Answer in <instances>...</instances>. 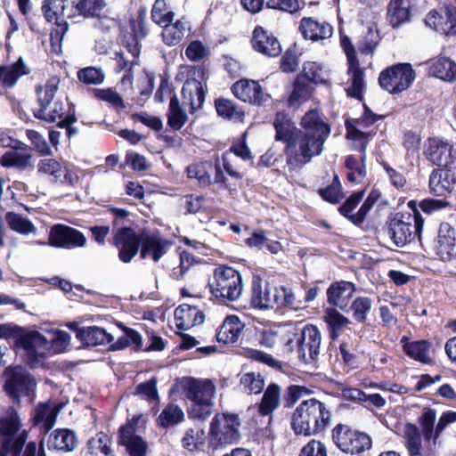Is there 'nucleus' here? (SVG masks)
<instances>
[{
    "label": "nucleus",
    "mask_w": 456,
    "mask_h": 456,
    "mask_svg": "<svg viewBox=\"0 0 456 456\" xmlns=\"http://www.w3.org/2000/svg\"><path fill=\"white\" fill-rule=\"evenodd\" d=\"M175 18V13L171 11L165 0H156L151 9V20L159 26L171 23Z\"/></svg>",
    "instance_id": "nucleus-56"
},
{
    "label": "nucleus",
    "mask_w": 456,
    "mask_h": 456,
    "mask_svg": "<svg viewBox=\"0 0 456 456\" xmlns=\"http://www.w3.org/2000/svg\"><path fill=\"white\" fill-rule=\"evenodd\" d=\"M404 352L411 358H413L423 363H429L430 357V345L426 340H418L406 343L403 346Z\"/></svg>",
    "instance_id": "nucleus-49"
},
{
    "label": "nucleus",
    "mask_w": 456,
    "mask_h": 456,
    "mask_svg": "<svg viewBox=\"0 0 456 456\" xmlns=\"http://www.w3.org/2000/svg\"><path fill=\"white\" fill-rule=\"evenodd\" d=\"M141 416H134L119 429V444L126 447L131 456H144L147 449V444L137 428Z\"/></svg>",
    "instance_id": "nucleus-17"
},
{
    "label": "nucleus",
    "mask_w": 456,
    "mask_h": 456,
    "mask_svg": "<svg viewBox=\"0 0 456 456\" xmlns=\"http://www.w3.org/2000/svg\"><path fill=\"white\" fill-rule=\"evenodd\" d=\"M323 320L328 325L330 337L332 340H336L342 329L351 323L347 317L335 308H327L324 312Z\"/></svg>",
    "instance_id": "nucleus-43"
},
{
    "label": "nucleus",
    "mask_w": 456,
    "mask_h": 456,
    "mask_svg": "<svg viewBox=\"0 0 456 456\" xmlns=\"http://www.w3.org/2000/svg\"><path fill=\"white\" fill-rule=\"evenodd\" d=\"M188 117L180 106L176 95L170 99L167 111V125L174 130H180L187 122Z\"/></svg>",
    "instance_id": "nucleus-48"
},
{
    "label": "nucleus",
    "mask_w": 456,
    "mask_h": 456,
    "mask_svg": "<svg viewBox=\"0 0 456 456\" xmlns=\"http://www.w3.org/2000/svg\"><path fill=\"white\" fill-rule=\"evenodd\" d=\"M335 444L344 452L360 454L370 450L371 438L363 432L352 430L348 426L338 424L332 430Z\"/></svg>",
    "instance_id": "nucleus-10"
},
{
    "label": "nucleus",
    "mask_w": 456,
    "mask_h": 456,
    "mask_svg": "<svg viewBox=\"0 0 456 456\" xmlns=\"http://www.w3.org/2000/svg\"><path fill=\"white\" fill-rule=\"evenodd\" d=\"M110 444V436L100 432L88 440L83 451L84 456H110L112 452Z\"/></svg>",
    "instance_id": "nucleus-40"
},
{
    "label": "nucleus",
    "mask_w": 456,
    "mask_h": 456,
    "mask_svg": "<svg viewBox=\"0 0 456 456\" xmlns=\"http://www.w3.org/2000/svg\"><path fill=\"white\" fill-rule=\"evenodd\" d=\"M415 76V70L410 63H397L381 71L379 83L390 94H398L411 86Z\"/></svg>",
    "instance_id": "nucleus-11"
},
{
    "label": "nucleus",
    "mask_w": 456,
    "mask_h": 456,
    "mask_svg": "<svg viewBox=\"0 0 456 456\" xmlns=\"http://www.w3.org/2000/svg\"><path fill=\"white\" fill-rule=\"evenodd\" d=\"M379 198V193L377 191H371L360 209L356 214H354V216H351V222L356 225H360L363 223L366 218L367 214L373 208L374 204Z\"/></svg>",
    "instance_id": "nucleus-62"
},
{
    "label": "nucleus",
    "mask_w": 456,
    "mask_h": 456,
    "mask_svg": "<svg viewBox=\"0 0 456 456\" xmlns=\"http://www.w3.org/2000/svg\"><path fill=\"white\" fill-rule=\"evenodd\" d=\"M0 338L12 339L14 349L24 350L28 355V329L20 327L13 322L0 324Z\"/></svg>",
    "instance_id": "nucleus-26"
},
{
    "label": "nucleus",
    "mask_w": 456,
    "mask_h": 456,
    "mask_svg": "<svg viewBox=\"0 0 456 456\" xmlns=\"http://www.w3.org/2000/svg\"><path fill=\"white\" fill-rule=\"evenodd\" d=\"M211 295L222 303L237 300L242 292L240 273L232 267L221 265L215 269L208 281Z\"/></svg>",
    "instance_id": "nucleus-7"
},
{
    "label": "nucleus",
    "mask_w": 456,
    "mask_h": 456,
    "mask_svg": "<svg viewBox=\"0 0 456 456\" xmlns=\"http://www.w3.org/2000/svg\"><path fill=\"white\" fill-rule=\"evenodd\" d=\"M105 5V0H79L75 8L80 15L86 18H94L99 17Z\"/></svg>",
    "instance_id": "nucleus-58"
},
{
    "label": "nucleus",
    "mask_w": 456,
    "mask_h": 456,
    "mask_svg": "<svg viewBox=\"0 0 456 456\" xmlns=\"http://www.w3.org/2000/svg\"><path fill=\"white\" fill-rule=\"evenodd\" d=\"M4 220L8 227L18 233L28 234V219L13 211H9L4 216Z\"/></svg>",
    "instance_id": "nucleus-63"
},
{
    "label": "nucleus",
    "mask_w": 456,
    "mask_h": 456,
    "mask_svg": "<svg viewBox=\"0 0 456 456\" xmlns=\"http://www.w3.org/2000/svg\"><path fill=\"white\" fill-rule=\"evenodd\" d=\"M215 106L217 114L224 118L241 120L244 117L242 110L231 100L218 98L215 101Z\"/></svg>",
    "instance_id": "nucleus-53"
},
{
    "label": "nucleus",
    "mask_w": 456,
    "mask_h": 456,
    "mask_svg": "<svg viewBox=\"0 0 456 456\" xmlns=\"http://www.w3.org/2000/svg\"><path fill=\"white\" fill-rule=\"evenodd\" d=\"M453 1L455 4L446 5L441 12L431 10L425 19L426 25L445 35H456V0Z\"/></svg>",
    "instance_id": "nucleus-16"
},
{
    "label": "nucleus",
    "mask_w": 456,
    "mask_h": 456,
    "mask_svg": "<svg viewBox=\"0 0 456 456\" xmlns=\"http://www.w3.org/2000/svg\"><path fill=\"white\" fill-rule=\"evenodd\" d=\"M59 84L60 78L58 77H52L44 86H39L36 89L37 102L40 106L37 110L34 111V116L37 118L53 123L58 118H61L65 113H68V110H65L61 99L57 98L53 101L59 88Z\"/></svg>",
    "instance_id": "nucleus-8"
},
{
    "label": "nucleus",
    "mask_w": 456,
    "mask_h": 456,
    "mask_svg": "<svg viewBox=\"0 0 456 456\" xmlns=\"http://www.w3.org/2000/svg\"><path fill=\"white\" fill-rule=\"evenodd\" d=\"M240 427L241 419L238 414H216L209 426V446L213 450H218L239 443L241 438Z\"/></svg>",
    "instance_id": "nucleus-6"
},
{
    "label": "nucleus",
    "mask_w": 456,
    "mask_h": 456,
    "mask_svg": "<svg viewBox=\"0 0 456 456\" xmlns=\"http://www.w3.org/2000/svg\"><path fill=\"white\" fill-rule=\"evenodd\" d=\"M25 74H27L26 66L21 58L12 65H0V85L4 88H11ZM0 94H2L1 91Z\"/></svg>",
    "instance_id": "nucleus-37"
},
{
    "label": "nucleus",
    "mask_w": 456,
    "mask_h": 456,
    "mask_svg": "<svg viewBox=\"0 0 456 456\" xmlns=\"http://www.w3.org/2000/svg\"><path fill=\"white\" fill-rule=\"evenodd\" d=\"M331 419L330 407L315 398L302 401L291 418L292 429L297 435L311 436L322 432Z\"/></svg>",
    "instance_id": "nucleus-2"
},
{
    "label": "nucleus",
    "mask_w": 456,
    "mask_h": 456,
    "mask_svg": "<svg viewBox=\"0 0 456 456\" xmlns=\"http://www.w3.org/2000/svg\"><path fill=\"white\" fill-rule=\"evenodd\" d=\"M237 158H240L242 160H250L252 159V153L245 140L233 142L230 150L222 155L223 167L225 172L231 177L240 180L243 178L244 174L240 171V166Z\"/></svg>",
    "instance_id": "nucleus-20"
},
{
    "label": "nucleus",
    "mask_w": 456,
    "mask_h": 456,
    "mask_svg": "<svg viewBox=\"0 0 456 456\" xmlns=\"http://www.w3.org/2000/svg\"><path fill=\"white\" fill-rule=\"evenodd\" d=\"M314 88L310 83L304 80L303 77H297L293 90L289 97V104L294 106L307 101Z\"/></svg>",
    "instance_id": "nucleus-52"
},
{
    "label": "nucleus",
    "mask_w": 456,
    "mask_h": 456,
    "mask_svg": "<svg viewBox=\"0 0 456 456\" xmlns=\"http://www.w3.org/2000/svg\"><path fill=\"white\" fill-rule=\"evenodd\" d=\"M134 395L142 400H146L150 403L159 401V394L157 390V379L151 378V379L140 383L136 386Z\"/></svg>",
    "instance_id": "nucleus-60"
},
{
    "label": "nucleus",
    "mask_w": 456,
    "mask_h": 456,
    "mask_svg": "<svg viewBox=\"0 0 456 456\" xmlns=\"http://www.w3.org/2000/svg\"><path fill=\"white\" fill-rule=\"evenodd\" d=\"M70 335L60 330H47L46 335L30 330V369L44 368L50 355L65 352L70 345Z\"/></svg>",
    "instance_id": "nucleus-3"
},
{
    "label": "nucleus",
    "mask_w": 456,
    "mask_h": 456,
    "mask_svg": "<svg viewBox=\"0 0 456 456\" xmlns=\"http://www.w3.org/2000/svg\"><path fill=\"white\" fill-rule=\"evenodd\" d=\"M49 241L55 247L73 248L84 247L86 239L81 232L72 227L57 224L51 229Z\"/></svg>",
    "instance_id": "nucleus-22"
},
{
    "label": "nucleus",
    "mask_w": 456,
    "mask_h": 456,
    "mask_svg": "<svg viewBox=\"0 0 456 456\" xmlns=\"http://www.w3.org/2000/svg\"><path fill=\"white\" fill-rule=\"evenodd\" d=\"M377 120V117L374 114L370 113L369 110H365V118L362 119H359L356 122V126L352 129L348 134L350 137L354 140H357L361 142L360 151H361V164H359L357 159L354 156H348L346 159V167L350 170V172H355L359 175L360 177H365L366 175V167H365V160L366 154L365 150L368 142V136L370 133H365L360 130V127H363L368 125V123H374Z\"/></svg>",
    "instance_id": "nucleus-13"
},
{
    "label": "nucleus",
    "mask_w": 456,
    "mask_h": 456,
    "mask_svg": "<svg viewBox=\"0 0 456 456\" xmlns=\"http://www.w3.org/2000/svg\"><path fill=\"white\" fill-rule=\"evenodd\" d=\"M3 391L14 403L20 404L21 398L28 395V370L22 365H9L2 374Z\"/></svg>",
    "instance_id": "nucleus-9"
},
{
    "label": "nucleus",
    "mask_w": 456,
    "mask_h": 456,
    "mask_svg": "<svg viewBox=\"0 0 456 456\" xmlns=\"http://www.w3.org/2000/svg\"><path fill=\"white\" fill-rule=\"evenodd\" d=\"M184 419L183 410L176 404H167L159 414L157 422L161 428H169L181 423Z\"/></svg>",
    "instance_id": "nucleus-50"
},
{
    "label": "nucleus",
    "mask_w": 456,
    "mask_h": 456,
    "mask_svg": "<svg viewBox=\"0 0 456 456\" xmlns=\"http://www.w3.org/2000/svg\"><path fill=\"white\" fill-rule=\"evenodd\" d=\"M354 291L355 286L350 281L333 282L327 289V301L341 310H346Z\"/></svg>",
    "instance_id": "nucleus-24"
},
{
    "label": "nucleus",
    "mask_w": 456,
    "mask_h": 456,
    "mask_svg": "<svg viewBox=\"0 0 456 456\" xmlns=\"http://www.w3.org/2000/svg\"><path fill=\"white\" fill-rule=\"evenodd\" d=\"M455 230L449 223L440 224L437 235V251L441 256L450 255L455 248Z\"/></svg>",
    "instance_id": "nucleus-42"
},
{
    "label": "nucleus",
    "mask_w": 456,
    "mask_h": 456,
    "mask_svg": "<svg viewBox=\"0 0 456 456\" xmlns=\"http://www.w3.org/2000/svg\"><path fill=\"white\" fill-rule=\"evenodd\" d=\"M180 385L185 398L191 402L189 416L198 419L209 417L214 406L215 385L209 379L191 377L183 378Z\"/></svg>",
    "instance_id": "nucleus-4"
},
{
    "label": "nucleus",
    "mask_w": 456,
    "mask_h": 456,
    "mask_svg": "<svg viewBox=\"0 0 456 456\" xmlns=\"http://www.w3.org/2000/svg\"><path fill=\"white\" fill-rule=\"evenodd\" d=\"M299 29L305 39L312 41L330 38L333 33V28L330 23L319 22L312 18H303Z\"/></svg>",
    "instance_id": "nucleus-28"
},
{
    "label": "nucleus",
    "mask_w": 456,
    "mask_h": 456,
    "mask_svg": "<svg viewBox=\"0 0 456 456\" xmlns=\"http://www.w3.org/2000/svg\"><path fill=\"white\" fill-rule=\"evenodd\" d=\"M456 184V175L451 167L433 170L429 175L430 191L436 196L451 192Z\"/></svg>",
    "instance_id": "nucleus-25"
},
{
    "label": "nucleus",
    "mask_w": 456,
    "mask_h": 456,
    "mask_svg": "<svg viewBox=\"0 0 456 456\" xmlns=\"http://www.w3.org/2000/svg\"><path fill=\"white\" fill-rule=\"evenodd\" d=\"M162 27V40L168 46L178 45L189 30L187 22L183 20H178L173 24H164Z\"/></svg>",
    "instance_id": "nucleus-41"
},
{
    "label": "nucleus",
    "mask_w": 456,
    "mask_h": 456,
    "mask_svg": "<svg viewBox=\"0 0 456 456\" xmlns=\"http://www.w3.org/2000/svg\"><path fill=\"white\" fill-rule=\"evenodd\" d=\"M427 154L435 165L452 167L456 163V144L437 138L430 139Z\"/></svg>",
    "instance_id": "nucleus-21"
},
{
    "label": "nucleus",
    "mask_w": 456,
    "mask_h": 456,
    "mask_svg": "<svg viewBox=\"0 0 456 456\" xmlns=\"http://www.w3.org/2000/svg\"><path fill=\"white\" fill-rule=\"evenodd\" d=\"M436 419V412L433 409H425L419 418V423L425 440L432 441L433 444H436L437 439L447 426L456 422V411H448L443 412L435 427Z\"/></svg>",
    "instance_id": "nucleus-14"
},
{
    "label": "nucleus",
    "mask_w": 456,
    "mask_h": 456,
    "mask_svg": "<svg viewBox=\"0 0 456 456\" xmlns=\"http://www.w3.org/2000/svg\"><path fill=\"white\" fill-rule=\"evenodd\" d=\"M58 413L59 408L54 403H42L36 409L33 425L46 433L53 427Z\"/></svg>",
    "instance_id": "nucleus-32"
},
{
    "label": "nucleus",
    "mask_w": 456,
    "mask_h": 456,
    "mask_svg": "<svg viewBox=\"0 0 456 456\" xmlns=\"http://www.w3.org/2000/svg\"><path fill=\"white\" fill-rule=\"evenodd\" d=\"M273 127L275 129V140L286 142L289 145L296 134L298 132L289 114L285 112H277L273 119Z\"/></svg>",
    "instance_id": "nucleus-34"
},
{
    "label": "nucleus",
    "mask_w": 456,
    "mask_h": 456,
    "mask_svg": "<svg viewBox=\"0 0 456 456\" xmlns=\"http://www.w3.org/2000/svg\"><path fill=\"white\" fill-rule=\"evenodd\" d=\"M281 387L276 383H270L257 404L258 413L262 416H271L281 406Z\"/></svg>",
    "instance_id": "nucleus-33"
},
{
    "label": "nucleus",
    "mask_w": 456,
    "mask_h": 456,
    "mask_svg": "<svg viewBox=\"0 0 456 456\" xmlns=\"http://www.w3.org/2000/svg\"><path fill=\"white\" fill-rule=\"evenodd\" d=\"M411 0H391L387 5V19L393 28L409 22L411 20Z\"/></svg>",
    "instance_id": "nucleus-31"
},
{
    "label": "nucleus",
    "mask_w": 456,
    "mask_h": 456,
    "mask_svg": "<svg viewBox=\"0 0 456 456\" xmlns=\"http://www.w3.org/2000/svg\"><path fill=\"white\" fill-rule=\"evenodd\" d=\"M251 44L254 50L268 57H276L281 53L279 40L260 26L255 28Z\"/></svg>",
    "instance_id": "nucleus-23"
},
{
    "label": "nucleus",
    "mask_w": 456,
    "mask_h": 456,
    "mask_svg": "<svg viewBox=\"0 0 456 456\" xmlns=\"http://www.w3.org/2000/svg\"><path fill=\"white\" fill-rule=\"evenodd\" d=\"M77 445V436L74 431L69 429H57L48 440V446L56 450L71 452Z\"/></svg>",
    "instance_id": "nucleus-39"
},
{
    "label": "nucleus",
    "mask_w": 456,
    "mask_h": 456,
    "mask_svg": "<svg viewBox=\"0 0 456 456\" xmlns=\"http://www.w3.org/2000/svg\"><path fill=\"white\" fill-rule=\"evenodd\" d=\"M27 436L28 431L24 429L19 436H14L13 438L8 440V444H5L4 441H3L0 444V447L2 448L3 452H4L5 456H7L8 453H11L12 456H20L24 447Z\"/></svg>",
    "instance_id": "nucleus-64"
},
{
    "label": "nucleus",
    "mask_w": 456,
    "mask_h": 456,
    "mask_svg": "<svg viewBox=\"0 0 456 456\" xmlns=\"http://www.w3.org/2000/svg\"><path fill=\"white\" fill-rule=\"evenodd\" d=\"M322 334L318 328L312 324L305 325L297 340V357L305 364L315 362L320 354Z\"/></svg>",
    "instance_id": "nucleus-12"
},
{
    "label": "nucleus",
    "mask_w": 456,
    "mask_h": 456,
    "mask_svg": "<svg viewBox=\"0 0 456 456\" xmlns=\"http://www.w3.org/2000/svg\"><path fill=\"white\" fill-rule=\"evenodd\" d=\"M243 329V324L235 315L225 318L216 332V339L223 344H232L238 340Z\"/></svg>",
    "instance_id": "nucleus-36"
},
{
    "label": "nucleus",
    "mask_w": 456,
    "mask_h": 456,
    "mask_svg": "<svg viewBox=\"0 0 456 456\" xmlns=\"http://www.w3.org/2000/svg\"><path fill=\"white\" fill-rule=\"evenodd\" d=\"M300 331L301 330L295 324H287L280 327L279 341L282 344L285 352L290 353L297 349V340L300 336Z\"/></svg>",
    "instance_id": "nucleus-55"
},
{
    "label": "nucleus",
    "mask_w": 456,
    "mask_h": 456,
    "mask_svg": "<svg viewBox=\"0 0 456 456\" xmlns=\"http://www.w3.org/2000/svg\"><path fill=\"white\" fill-rule=\"evenodd\" d=\"M78 79L86 85H100L104 81V72L95 67H86L77 71Z\"/></svg>",
    "instance_id": "nucleus-61"
},
{
    "label": "nucleus",
    "mask_w": 456,
    "mask_h": 456,
    "mask_svg": "<svg viewBox=\"0 0 456 456\" xmlns=\"http://www.w3.org/2000/svg\"><path fill=\"white\" fill-rule=\"evenodd\" d=\"M76 337L86 346L108 345L113 342V336L97 326L76 329Z\"/></svg>",
    "instance_id": "nucleus-27"
},
{
    "label": "nucleus",
    "mask_w": 456,
    "mask_h": 456,
    "mask_svg": "<svg viewBox=\"0 0 456 456\" xmlns=\"http://www.w3.org/2000/svg\"><path fill=\"white\" fill-rule=\"evenodd\" d=\"M141 241V232L137 234L128 227L118 228L113 236V245L118 251V259L125 264L130 263L137 255Z\"/></svg>",
    "instance_id": "nucleus-15"
},
{
    "label": "nucleus",
    "mask_w": 456,
    "mask_h": 456,
    "mask_svg": "<svg viewBox=\"0 0 456 456\" xmlns=\"http://www.w3.org/2000/svg\"><path fill=\"white\" fill-rule=\"evenodd\" d=\"M272 289L273 287L267 284L263 287L261 280H254L252 283V296L250 298V304L252 306L259 309H270L271 305H267L265 303L272 299Z\"/></svg>",
    "instance_id": "nucleus-46"
},
{
    "label": "nucleus",
    "mask_w": 456,
    "mask_h": 456,
    "mask_svg": "<svg viewBox=\"0 0 456 456\" xmlns=\"http://www.w3.org/2000/svg\"><path fill=\"white\" fill-rule=\"evenodd\" d=\"M175 319L176 327L186 330L201 324L204 322V314L197 306L183 304L175 310Z\"/></svg>",
    "instance_id": "nucleus-29"
},
{
    "label": "nucleus",
    "mask_w": 456,
    "mask_h": 456,
    "mask_svg": "<svg viewBox=\"0 0 456 456\" xmlns=\"http://www.w3.org/2000/svg\"><path fill=\"white\" fill-rule=\"evenodd\" d=\"M234 96L244 102L255 105H264L270 100V95L265 93L260 84L252 79H240L232 86Z\"/></svg>",
    "instance_id": "nucleus-18"
},
{
    "label": "nucleus",
    "mask_w": 456,
    "mask_h": 456,
    "mask_svg": "<svg viewBox=\"0 0 456 456\" xmlns=\"http://www.w3.org/2000/svg\"><path fill=\"white\" fill-rule=\"evenodd\" d=\"M297 77H303L305 81L314 84L326 82L325 73L321 64L315 61H306L303 65V70Z\"/></svg>",
    "instance_id": "nucleus-57"
},
{
    "label": "nucleus",
    "mask_w": 456,
    "mask_h": 456,
    "mask_svg": "<svg viewBox=\"0 0 456 456\" xmlns=\"http://www.w3.org/2000/svg\"><path fill=\"white\" fill-rule=\"evenodd\" d=\"M348 74L351 77L352 85L346 88L349 96L361 99L364 89V73L363 69L359 67V61L354 65L348 64Z\"/></svg>",
    "instance_id": "nucleus-47"
},
{
    "label": "nucleus",
    "mask_w": 456,
    "mask_h": 456,
    "mask_svg": "<svg viewBox=\"0 0 456 456\" xmlns=\"http://www.w3.org/2000/svg\"><path fill=\"white\" fill-rule=\"evenodd\" d=\"M240 386L247 394H260L265 387V379L259 372H246L240 375Z\"/></svg>",
    "instance_id": "nucleus-51"
},
{
    "label": "nucleus",
    "mask_w": 456,
    "mask_h": 456,
    "mask_svg": "<svg viewBox=\"0 0 456 456\" xmlns=\"http://www.w3.org/2000/svg\"><path fill=\"white\" fill-rule=\"evenodd\" d=\"M141 258L151 257L154 262H159L171 246V242L158 232H151L142 230L141 232Z\"/></svg>",
    "instance_id": "nucleus-19"
},
{
    "label": "nucleus",
    "mask_w": 456,
    "mask_h": 456,
    "mask_svg": "<svg viewBox=\"0 0 456 456\" xmlns=\"http://www.w3.org/2000/svg\"><path fill=\"white\" fill-rule=\"evenodd\" d=\"M379 40L380 37L378 30L368 28L357 43L358 50L362 54H371L379 45Z\"/></svg>",
    "instance_id": "nucleus-59"
},
{
    "label": "nucleus",
    "mask_w": 456,
    "mask_h": 456,
    "mask_svg": "<svg viewBox=\"0 0 456 456\" xmlns=\"http://www.w3.org/2000/svg\"><path fill=\"white\" fill-rule=\"evenodd\" d=\"M301 129L284 153L290 170L302 168L313 158L322 154L324 142L330 134V126L325 123L317 110H310L301 119Z\"/></svg>",
    "instance_id": "nucleus-1"
},
{
    "label": "nucleus",
    "mask_w": 456,
    "mask_h": 456,
    "mask_svg": "<svg viewBox=\"0 0 456 456\" xmlns=\"http://www.w3.org/2000/svg\"><path fill=\"white\" fill-rule=\"evenodd\" d=\"M183 104L189 105L191 112L201 109L205 101V90L201 82L192 78L187 79L183 86Z\"/></svg>",
    "instance_id": "nucleus-30"
},
{
    "label": "nucleus",
    "mask_w": 456,
    "mask_h": 456,
    "mask_svg": "<svg viewBox=\"0 0 456 456\" xmlns=\"http://www.w3.org/2000/svg\"><path fill=\"white\" fill-rule=\"evenodd\" d=\"M211 171H213V164L210 161L193 163L186 169L187 176L197 180L199 185L202 187L212 184Z\"/></svg>",
    "instance_id": "nucleus-45"
},
{
    "label": "nucleus",
    "mask_w": 456,
    "mask_h": 456,
    "mask_svg": "<svg viewBox=\"0 0 456 456\" xmlns=\"http://www.w3.org/2000/svg\"><path fill=\"white\" fill-rule=\"evenodd\" d=\"M403 437L409 456H424L421 434L416 425L411 423L404 425Z\"/></svg>",
    "instance_id": "nucleus-38"
},
{
    "label": "nucleus",
    "mask_w": 456,
    "mask_h": 456,
    "mask_svg": "<svg viewBox=\"0 0 456 456\" xmlns=\"http://www.w3.org/2000/svg\"><path fill=\"white\" fill-rule=\"evenodd\" d=\"M411 213H396L388 223V234L397 247H403L416 237L420 239L424 219L419 213L414 200L408 202Z\"/></svg>",
    "instance_id": "nucleus-5"
},
{
    "label": "nucleus",
    "mask_w": 456,
    "mask_h": 456,
    "mask_svg": "<svg viewBox=\"0 0 456 456\" xmlns=\"http://www.w3.org/2000/svg\"><path fill=\"white\" fill-rule=\"evenodd\" d=\"M353 318L361 323L367 320V316L372 308V300L368 297H357L349 305Z\"/></svg>",
    "instance_id": "nucleus-54"
},
{
    "label": "nucleus",
    "mask_w": 456,
    "mask_h": 456,
    "mask_svg": "<svg viewBox=\"0 0 456 456\" xmlns=\"http://www.w3.org/2000/svg\"><path fill=\"white\" fill-rule=\"evenodd\" d=\"M428 73L444 81L452 82L456 78V62L445 56L436 57L430 61Z\"/></svg>",
    "instance_id": "nucleus-35"
},
{
    "label": "nucleus",
    "mask_w": 456,
    "mask_h": 456,
    "mask_svg": "<svg viewBox=\"0 0 456 456\" xmlns=\"http://www.w3.org/2000/svg\"><path fill=\"white\" fill-rule=\"evenodd\" d=\"M272 299L265 303L271 308L294 307L296 304L295 295L290 288L285 286L273 287Z\"/></svg>",
    "instance_id": "nucleus-44"
}]
</instances>
